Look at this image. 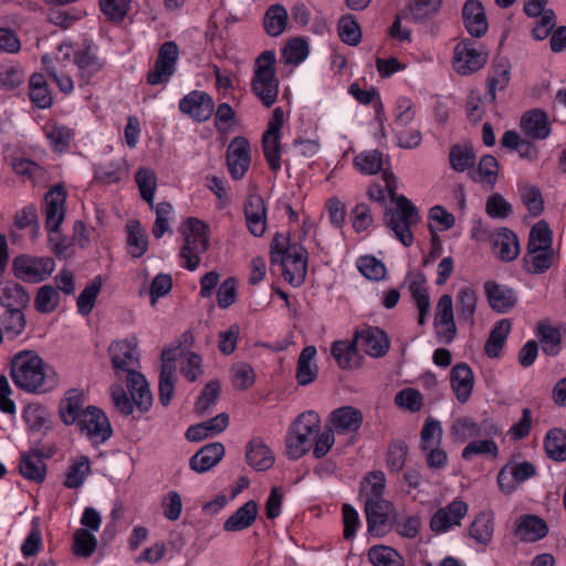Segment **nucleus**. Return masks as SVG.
Instances as JSON below:
<instances>
[{
	"label": "nucleus",
	"mask_w": 566,
	"mask_h": 566,
	"mask_svg": "<svg viewBox=\"0 0 566 566\" xmlns=\"http://www.w3.org/2000/svg\"><path fill=\"white\" fill-rule=\"evenodd\" d=\"M384 178L386 187L371 185L368 188L367 195L370 200L382 203L386 201V192H388L396 207L385 210V224L405 247H410L413 242L411 228L420 219L418 209L407 197L396 193L395 177L391 172L384 171Z\"/></svg>",
	"instance_id": "obj_1"
},
{
	"label": "nucleus",
	"mask_w": 566,
	"mask_h": 566,
	"mask_svg": "<svg viewBox=\"0 0 566 566\" xmlns=\"http://www.w3.org/2000/svg\"><path fill=\"white\" fill-rule=\"evenodd\" d=\"M108 352L117 377L126 379L134 405L139 412H147L153 406V395L145 377L135 370L138 363L136 347L122 340L112 343Z\"/></svg>",
	"instance_id": "obj_2"
},
{
	"label": "nucleus",
	"mask_w": 566,
	"mask_h": 566,
	"mask_svg": "<svg viewBox=\"0 0 566 566\" xmlns=\"http://www.w3.org/2000/svg\"><path fill=\"white\" fill-rule=\"evenodd\" d=\"M11 378L17 387L28 392H46L55 381L46 373V365L34 350H22L11 359Z\"/></svg>",
	"instance_id": "obj_3"
},
{
	"label": "nucleus",
	"mask_w": 566,
	"mask_h": 566,
	"mask_svg": "<svg viewBox=\"0 0 566 566\" xmlns=\"http://www.w3.org/2000/svg\"><path fill=\"white\" fill-rule=\"evenodd\" d=\"M271 259L280 263L284 279L293 286L304 283L307 273L308 253L298 242H291L290 238L276 233L271 244Z\"/></svg>",
	"instance_id": "obj_4"
},
{
	"label": "nucleus",
	"mask_w": 566,
	"mask_h": 566,
	"mask_svg": "<svg viewBox=\"0 0 566 566\" xmlns=\"http://www.w3.org/2000/svg\"><path fill=\"white\" fill-rule=\"evenodd\" d=\"M276 56L272 50L263 51L254 62L252 91L265 107H271L277 99L279 78L275 73Z\"/></svg>",
	"instance_id": "obj_5"
},
{
	"label": "nucleus",
	"mask_w": 566,
	"mask_h": 566,
	"mask_svg": "<svg viewBox=\"0 0 566 566\" xmlns=\"http://www.w3.org/2000/svg\"><path fill=\"white\" fill-rule=\"evenodd\" d=\"M321 418L315 411L301 413L292 423L286 438V453L297 460L313 447L314 434L319 432Z\"/></svg>",
	"instance_id": "obj_6"
},
{
	"label": "nucleus",
	"mask_w": 566,
	"mask_h": 566,
	"mask_svg": "<svg viewBox=\"0 0 566 566\" xmlns=\"http://www.w3.org/2000/svg\"><path fill=\"white\" fill-rule=\"evenodd\" d=\"M180 231L184 234L180 258L186 261L189 271H195L200 264V255L209 248L208 227L199 219L188 218Z\"/></svg>",
	"instance_id": "obj_7"
},
{
	"label": "nucleus",
	"mask_w": 566,
	"mask_h": 566,
	"mask_svg": "<svg viewBox=\"0 0 566 566\" xmlns=\"http://www.w3.org/2000/svg\"><path fill=\"white\" fill-rule=\"evenodd\" d=\"M284 124V112L276 107L262 136V148L265 160L273 172L281 169V129Z\"/></svg>",
	"instance_id": "obj_8"
},
{
	"label": "nucleus",
	"mask_w": 566,
	"mask_h": 566,
	"mask_svg": "<svg viewBox=\"0 0 566 566\" xmlns=\"http://www.w3.org/2000/svg\"><path fill=\"white\" fill-rule=\"evenodd\" d=\"M394 510L392 503L385 499L366 500L367 528L373 536L381 537L391 530L394 523L391 514Z\"/></svg>",
	"instance_id": "obj_9"
},
{
	"label": "nucleus",
	"mask_w": 566,
	"mask_h": 566,
	"mask_svg": "<svg viewBox=\"0 0 566 566\" xmlns=\"http://www.w3.org/2000/svg\"><path fill=\"white\" fill-rule=\"evenodd\" d=\"M488 54L471 40H463L454 48L453 69L460 75H470L484 66Z\"/></svg>",
	"instance_id": "obj_10"
},
{
	"label": "nucleus",
	"mask_w": 566,
	"mask_h": 566,
	"mask_svg": "<svg viewBox=\"0 0 566 566\" xmlns=\"http://www.w3.org/2000/svg\"><path fill=\"white\" fill-rule=\"evenodd\" d=\"M78 430L95 443L106 441L112 434V428L105 413L96 407H87L74 423Z\"/></svg>",
	"instance_id": "obj_11"
},
{
	"label": "nucleus",
	"mask_w": 566,
	"mask_h": 566,
	"mask_svg": "<svg viewBox=\"0 0 566 566\" xmlns=\"http://www.w3.org/2000/svg\"><path fill=\"white\" fill-rule=\"evenodd\" d=\"M66 191L63 186L55 185L44 196L43 212L48 231H56L61 228L65 218Z\"/></svg>",
	"instance_id": "obj_12"
},
{
	"label": "nucleus",
	"mask_w": 566,
	"mask_h": 566,
	"mask_svg": "<svg viewBox=\"0 0 566 566\" xmlns=\"http://www.w3.org/2000/svg\"><path fill=\"white\" fill-rule=\"evenodd\" d=\"M54 260L51 258H17L13 268L17 277L28 282H41L54 271Z\"/></svg>",
	"instance_id": "obj_13"
},
{
	"label": "nucleus",
	"mask_w": 566,
	"mask_h": 566,
	"mask_svg": "<svg viewBox=\"0 0 566 566\" xmlns=\"http://www.w3.org/2000/svg\"><path fill=\"white\" fill-rule=\"evenodd\" d=\"M536 474V468L531 462H510L497 474V484L502 492L511 494L518 484Z\"/></svg>",
	"instance_id": "obj_14"
},
{
	"label": "nucleus",
	"mask_w": 566,
	"mask_h": 566,
	"mask_svg": "<svg viewBox=\"0 0 566 566\" xmlns=\"http://www.w3.org/2000/svg\"><path fill=\"white\" fill-rule=\"evenodd\" d=\"M178 54L179 50L175 42H165L160 46L154 70L148 73L147 82L151 85H157L168 81L175 72Z\"/></svg>",
	"instance_id": "obj_15"
},
{
	"label": "nucleus",
	"mask_w": 566,
	"mask_h": 566,
	"mask_svg": "<svg viewBox=\"0 0 566 566\" xmlns=\"http://www.w3.org/2000/svg\"><path fill=\"white\" fill-rule=\"evenodd\" d=\"M434 326L440 342L450 344L457 335V326L453 317V303L449 294L440 296L437 304Z\"/></svg>",
	"instance_id": "obj_16"
},
{
	"label": "nucleus",
	"mask_w": 566,
	"mask_h": 566,
	"mask_svg": "<svg viewBox=\"0 0 566 566\" xmlns=\"http://www.w3.org/2000/svg\"><path fill=\"white\" fill-rule=\"evenodd\" d=\"M363 420L360 410L352 406H344L331 413L328 428L337 434H355L360 429Z\"/></svg>",
	"instance_id": "obj_17"
},
{
	"label": "nucleus",
	"mask_w": 566,
	"mask_h": 566,
	"mask_svg": "<svg viewBox=\"0 0 566 566\" xmlns=\"http://www.w3.org/2000/svg\"><path fill=\"white\" fill-rule=\"evenodd\" d=\"M356 340L361 350L375 358L385 356L390 346L387 334L382 329L371 326L356 332Z\"/></svg>",
	"instance_id": "obj_18"
},
{
	"label": "nucleus",
	"mask_w": 566,
	"mask_h": 566,
	"mask_svg": "<svg viewBox=\"0 0 566 566\" xmlns=\"http://www.w3.org/2000/svg\"><path fill=\"white\" fill-rule=\"evenodd\" d=\"M179 109L195 120L205 122L212 115L214 103L207 93L192 91L180 101Z\"/></svg>",
	"instance_id": "obj_19"
},
{
	"label": "nucleus",
	"mask_w": 566,
	"mask_h": 566,
	"mask_svg": "<svg viewBox=\"0 0 566 566\" xmlns=\"http://www.w3.org/2000/svg\"><path fill=\"white\" fill-rule=\"evenodd\" d=\"M468 513V504L463 501H453L446 507L438 510L430 521L433 532H446L452 526L460 525L461 520Z\"/></svg>",
	"instance_id": "obj_20"
},
{
	"label": "nucleus",
	"mask_w": 566,
	"mask_h": 566,
	"mask_svg": "<svg viewBox=\"0 0 566 566\" xmlns=\"http://www.w3.org/2000/svg\"><path fill=\"white\" fill-rule=\"evenodd\" d=\"M450 382L457 400L462 405L468 402L474 386L471 367L465 363L454 365L450 373Z\"/></svg>",
	"instance_id": "obj_21"
},
{
	"label": "nucleus",
	"mask_w": 566,
	"mask_h": 566,
	"mask_svg": "<svg viewBox=\"0 0 566 566\" xmlns=\"http://www.w3.org/2000/svg\"><path fill=\"white\" fill-rule=\"evenodd\" d=\"M227 165L233 179H242L248 171V140L235 137L227 150Z\"/></svg>",
	"instance_id": "obj_22"
},
{
	"label": "nucleus",
	"mask_w": 566,
	"mask_h": 566,
	"mask_svg": "<svg viewBox=\"0 0 566 566\" xmlns=\"http://www.w3.org/2000/svg\"><path fill=\"white\" fill-rule=\"evenodd\" d=\"M548 533L546 522L537 515L525 514L515 522L514 535L522 542L534 543L544 538Z\"/></svg>",
	"instance_id": "obj_23"
},
{
	"label": "nucleus",
	"mask_w": 566,
	"mask_h": 566,
	"mask_svg": "<svg viewBox=\"0 0 566 566\" xmlns=\"http://www.w3.org/2000/svg\"><path fill=\"white\" fill-rule=\"evenodd\" d=\"M484 291L491 308L497 313L509 312L517 302V296L511 287L494 281L485 282Z\"/></svg>",
	"instance_id": "obj_24"
},
{
	"label": "nucleus",
	"mask_w": 566,
	"mask_h": 566,
	"mask_svg": "<svg viewBox=\"0 0 566 566\" xmlns=\"http://www.w3.org/2000/svg\"><path fill=\"white\" fill-rule=\"evenodd\" d=\"M493 253L502 261L510 262L520 254L517 235L507 228L499 229L491 237Z\"/></svg>",
	"instance_id": "obj_25"
},
{
	"label": "nucleus",
	"mask_w": 566,
	"mask_h": 566,
	"mask_svg": "<svg viewBox=\"0 0 566 566\" xmlns=\"http://www.w3.org/2000/svg\"><path fill=\"white\" fill-rule=\"evenodd\" d=\"M462 17L465 29L474 38L483 36L489 23L486 20L484 7L478 0H467L462 9Z\"/></svg>",
	"instance_id": "obj_26"
},
{
	"label": "nucleus",
	"mask_w": 566,
	"mask_h": 566,
	"mask_svg": "<svg viewBox=\"0 0 566 566\" xmlns=\"http://www.w3.org/2000/svg\"><path fill=\"white\" fill-rule=\"evenodd\" d=\"M521 129L528 138H547L551 134V126L546 113L538 108L524 113L521 118Z\"/></svg>",
	"instance_id": "obj_27"
},
{
	"label": "nucleus",
	"mask_w": 566,
	"mask_h": 566,
	"mask_svg": "<svg viewBox=\"0 0 566 566\" xmlns=\"http://www.w3.org/2000/svg\"><path fill=\"white\" fill-rule=\"evenodd\" d=\"M359 349L356 336L352 342L336 340L332 344V356L336 359L342 369H354L361 365Z\"/></svg>",
	"instance_id": "obj_28"
},
{
	"label": "nucleus",
	"mask_w": 566,
	"mask_h": 566,
	"mask_svg": "<svg viewBox=\"0 0 566 566\" xmlns=\"http://www.w3.org/2000/svg\"><path fill=\"white\" fill-rule=\"evenodd\" d=\"M223 455V444L219 442L209 443L203 446L191 457L189 465L193 471L203 473L216 467L222 460Z\"/></svg>",
	"instance_id": "obj_29"
},
{
	"label": "nucleus",
	"mask_w": 566,
	"mask_h": 566,
	"mask_svg": "<svg viewBox=\"0 0 566 566\" xmlns=\"http://www.w3.org/2000/svg\"><path fill=\"white\" fill-rule=\"evenodd\" d=\"M229 423V416L224 412L219 413L205 422L193 424L188 428L186 438L189 441H201L222 432Z\"/></svg>",
	"instance_id": "obj_30"
},
{
	"label": "nucleus",
	"mask_w": 566,
	"mask_h": 566,
	"mask_svg": "<svg viewBox=\"0 0 566 566\" xmlns=\"http://www.w3.org/2000/svg\"><path fill=\"white\" fill-rule=\"evenodd\" d=\"M84 395L78 389L67 391L64 399L60 403V416L62 421L70 426L74 424L84 413L83 409Z\"/></svg>",
	"instance_id": "obj_31"
},
{
	"label": "nucleus",
	"mask_w": 566,
	"mask_h": 566,
	"mask_svg": "<svg viewBox=\"0 0 566 566\" xmlns=\"http://www.w3.org/2000/svg\"><path fill=\"white\" fill-rule=\"evenodd\" d=\"M316 356L314 346H306L302 349L296 367V380L298 385L306 386L313 382L317 377V367L313 363Z\"/></svg>",
	"instance_id": "obj_32"
},
{
	"label": "nucleus",
	"mask_w": 566,
	"mask_h": 566,
	"mask_svg": "<svg viewBox=\"0 0 566 566\" xmlns=\"http://www.w3.org/2000/svg\"><path fill=\"white\" fill-rule=\"evenodd\" d=\"M74 62L80 69L81 76L88 82V80L99 72L104 66V61L101 59L93 46L88 45L85 49L76 52Z\"/></svg>",
	"instance_id": "obj_33"
},
{
	"label": "nucleus",
	"mask_w": 566,
	"mask_h": 566,
	"mask_svg": "<svg viewBox=\"0 0 566 566\" xmlns=\"http://www.w3.org/2000/svg\"><path fill=\"white\" fill-rule=\"evenodd\" d=\"M367 558L373 566H406L403 556L387 545L371 546L367 552Z\"/></svg>",
	"instance_id": "obj_34"
},
{
	"label": "nucleus",
	"mask_w": 566,
	"mask_h": 566,
	"mask_svg": "<svg viewBox=\"0 0 566 566\" xmlns=\"http://www.w3.org/2000/svg\"><path fill=\"white\" fill-rule=\"evenodd\" d=\"M441 3L442 0H410L407 3L405 18L412 22H423L439 12Z\"/></svg>",
	"instance_id": "obj_35"
},
{
	"label": "nucleus",
	"mask_w": 566,
	"mask_h": 566,
	"mask_svg": "<svg viewBox=\"0 0 566 566\" xmlns=\"http://www.w3.org/2000/svg\"><path fill=\"white\" fill-rule=\"evenodd\" d=\"M476 303L478 295L474 289L470 286L460 289L457 295V313L459 319L472 326L474 324Z\"/></svg>",
	"instance_id": "obj_36"
},
{
	"label": "nucleus",
	"mask_w": 566,
	"mask_h": 566,
	"mask_svg": "<svg viewBox=\"0 0 566 566\" xmlns=\"http://www.w3.org/2000/svg\"><path fill=\"white\" fill-rule=\"evenodd\" d=\"M20 473L29 480L42 482L45 478V464L38 451L25 453L19 464Z\"/></svg>",
	"instance_id": "obj_37"
},
{
	"label": "nucleus",
	"mask_w": 566,
	"mask_h": 566,
	"mask_svg": "<svg viewBox=\"0 0 566 566\" xmlns=\"http://www.w3.org/2000/svg\"><path fill=\"white\" fill-rule=\"evenodd\" d=\"M510 331L511 322L506 318L495 324L484 345V350L489 357L496 358L501 355Z\"/></svg>",
	"instance_id": "obj_38"
},
{
	"label": "nucleus",
	"mask_w": 566,
	"mask_h": 566,
	"mask_svg": "<svg viewBox=\"0 0 566 566\" xmlns=\"http://www.w3.org/2000/svg\"><path fill=\"white\" fill-rule=\"evenodd\" d=\"M29 294L18 283H8L0 290V303L7 311L23 310L29 304Z\"/></svg>",
	"instance_id": "obj_39"
},
{
	"label": "nucleus",
	"mask_w": 566,
	"mask_h": 566,
	"mask_svg": "<svg viewBox=\"0 0 566 566\" xmlns=\"http://www.w3.org/2000/svg\"><path fill=\"white\" fill-rule=\"evenodd\" d=\"M274 463L271 449L260 438L250 440V467L256 471H265Z\"/></svg>",
	"instance_id": "obj_40"
},
{
	"label": "nucleus",
	"mask_w": 566,
	"mask_h": 566,
	"mask_svg": "<svg viewBox=\"0 0 566 566\" xmlns=\"http://www.w3.org/2000/svg\"><path fill=\"white\" fill-rule=\"evenodd\" d=\"M493 532V514L488 512L479 513L469 527L470 536L484 545L491 542Z\"/></svg>",
	"instance_id": "obj_41"
},
{
	"label": "nucleus",
	"mask_w": 566,
	"mask_h": 566,
	"mask_svg": "<svg viewBox=\"0 0 566 566\" xmlns=\"http://www.w3.org/2000/svg\"><path fill=\"white\" fill-rule=\"evenodd\" d=\"M287 20L286 9L282 4H273L264 14V29L271 36H277L285 31Z\"/></svg>",
	"instance_id": "obj_42"
},
{
	"label": "nucleus",
	"mask_w": 566,
	"mask_h": 566,
	"mask_svg": "<svg viewBox=\"0 0 566 566\" xmlns=\"http://www.w3.org/2000/svg\"><path fill=\"white\" fill-rule=\"evenodd\" d=\"M127 245L128 252L133 258L143 256L148 248V235L142 229L139 221L132 220L127 224Z\"/></svg>",
	"instance_id": "obj_43"
},
{
	"label": "nucleus",
	"mask_w": 566,
	"mask_h": 566,
	"mask_svg": "<svg viewBox=\"0 0 566 566\" xmlns=\"http://www.w3.org/2000/svg\"><path fill=\"white\" fill-rule=\"evenodd\" d=\"M91 473V462L86 455H81L73 460L71 465L69 467L64 485L67 489H77L80 488L85 479Z\"/></svg>",
	"instance_id": "obj_44"
},
{
	"label": "nucleus",
	"mask_w": 566,
	"mask_h": 566,
	"mask_svg": "<svg viewBox=\"0 0 566 566\" xmlns=\"http://www.w3.org/2000/svg\"><path fill=\"white\" fill-rule=\"evenodd\" d=\"M250 233L261 237L266 230V208L261 196L250 193Z\"/></svg>",
	"instance_id": "obj_45"
},
{
	"label": "nucleus",
	"mask_w": 566,
	"mask_h": 566,
	"mask_svg": "<svg viewBox=\"0 0 566 566\" xmlns=\"http://www.w3.org/2000/svg\"><path fill=\"white\" fill-rule=\"evenodd\" d=\"M544 448L552 460L566 461V432L557 428L549 430L544 440Z\"/></svg>",
	"instance_id": "obj_46"
},
{
	"label": "nucleus",
	"mask_w": 566,
	"mask_h": 566,
	"mask_svg": "<svg viewBox=\"0 0 566 566\" xmlns=\"http://www.w3.org/2000/svg\"><path fill=\"white\" fill-rule=\"evenodd\" d=\"M499 175V163L492 155H484L478 165L476 172H472V179L493 188Z\"/></svg>",
	"instance_id": "obj_47"
},
{
	"label": "nucleus",
	"mask_w": 566,
	"mask_h": 566,
	"mask_svg": "<svg viewBox=\"0 0 566 566\" xmlns=\"http://www.w3.org/2000/svg\"><path fill=\"white\" fill-rule=\"evenodd\" d=\"M553 232L545 221H538L535 223L530 232L527 250L530 253L543 250L552 249Z\"/></svg>",
	"instance_id": "obj_48"
},
{
	"label": "nucleus",
	"mask_w": 566,
	"mask_h": 566,
	"mask_svg": "<svg viewBox=\"0 0 566 566\" xmlns=\"http://www.w3.org/2000/svg\"><path fill=\"white\" fill-rule=\"evenodd\" d=\"M29 95L32 103L39 108H48L53 103V97L42 74L35 73L30 77Z\"/></svg>",
	"instance_id": "obj_49"
},
{
	"label": "nucleus",
	"mask_w": 566,
	"mask_h": 566,
	"mask_svg": "<svg viewBox=\"0 0 566 566\" xmlns=\"http://www.w3.org/2000/svg\"><path fill=\"white\" fill-rule=\"evenodd\" d=\"M554 260L553 249H543L533 253L527 251L524 263L528 273L539 274L546 272L553 265Z\"/></svg>",
	"instance_id": "obj_50"
},
{
	"label": "nucleus",
	"mask_w": 566,
	"mask_h": 566,
	"mask_svg": "<svg viewBox=\"0 0 566 566\" xmlns=\"http://www.w3.org/2000/svg\"><path fill=\"white\" fill-rule=\"evenodd\" d=\"M510 82V71L506 63H499L493 66V74L488 78L485 98L493 103L496 98V91H503Z\"/></svg>",
	"instance_id": "obj_51"
},
{
	"label": "nucleus",
	"mask_w": 566,
	"mask_h": 566,
	"mask_svg": "<svg viewBox=\"0 0 566 566\" xmlns=\"http://www.w3.org/2000/svg\"><path fill=\"white\" fill-rule=\"evenodd\" d=\"M308 44L305 40L295 38L290 40L282 50V62L290 65H298L308 55Z\"/></svg>",
	"instance_id": "obj_52"
},
{
	"label": "nucleus",
	"mask_w": 566,
	"mask_h": 566,
	"mask_svg": "<svg viewBox=\"0 0 566 566\" xmlns=\"http://www.w3.org/2000/svg\"><path fill=\"white\" fill-rule=\"evenodd\" d=\"M60 302V294L52 285H43L38 290L34 307L38 312L46 314L53 312Z\"/></svg>",
	"instance_id": "obj_53"
},
{
	"label": "nucleus",
	"mask_w": 566,
	"mask_h": 566,
	"mask_svg": "<svg viewBox=\"0 0 566 566\" xmlns=\"http://www.w3.org/2000/svg\"><path fill=\"white\" fill-rule=\"evenodd\" d=\"M354 163L363 174L375 175L382 169V153L377 149L363 151L355 157Z\"/></svg>",
	"instance_id": "obj_54"
},
{
	"label": "nucleus",
	"mask_w": 566,
	"mask_h": 566,
	"mask_svg": "<svg viewBox=\"0 0 566 566\" xmlns=\"http://www.w3.org/2000/svg\"><path fill=\"white\" fill-rule=\"evenodd\" d=\"M136 182L142 198L154 208V193L157 187L156 174L149 168H140L136 172Z\"/></svg>",
	"instance_id": "obj_55"
},
{
	"label": "nucleus",
	"mask_w": 566,
	"mask_h": 566,
	"mask_svg": "<svg viewBox=\"0 0 566 566\" xmlns=\"http://www.w3.org/2000/svg\"><path fill=\"white\" fill-rule=\"evenodd\" d=\"M102 289V279L96 276L78 295L77 310L82 315H88Z\"/></svg>",
	"instance_id": "obj_56"
},
{
	"label": "nucleus",
	"mask_w": 566,
	"mask_h": 566,
	"mask_svg": "<svg viewBox=\"0 0 566 566\" xmlns=\"http://www.w3.org/2000/svg\"><path fill=\"white\" fill-rule=\"evenodd\" d=\"M73 553L81 557H90L96 549L97 541L85 528H78L73 534Z\"/></svg>",
	"instance_id": "obj_57"
},
{
	"label": "nucleus",
	"mask_w": 566,
	"mask_h": 566,
	"mask_svg": "<svg viewBox=\"0 0 566 566\" xmlns=\"http://www.w3.org/2000/svg\"><path fill=\"white\" fill-rule=\"evenodd\" d=\"M475 163V154L471 146L454 145L450 150V165L457 171H464Z\"/></svg>",
	"instance_id": "obj_58"
},
{
	"label": "nucleus",
	"mask_w": 566,
	"mask_h": 566,
	"mask_svg": "<svg viewBox=\"0 0 566 566\" xmlns=\"http://www.w3.org/2000/svg\"><path fill=\"white\" fill-rule=\"evenodd\" d=\"M538 336L542 349L546 355L554 356L560 350L559 331L549 325L538 326Z\"/></svg>",
	"instance_id": "obj_59"
},
{
	"label": "nucleus",
	"mask_w": 566,
	"mask_h": 566,
	"mask_svg": "<svg viewBox=\"0 0 566 566\" xmlns=\"http://www.w3.org/2000/svg\"><path fill=\"white\" fill-rule=\"evenodd\" d=\"M25 78V73L19 65L8 64L0 66V88L12 91L19 87Z\"/></svg>",
	"instance_id": "obj_60"
},
{
	"label": "nucleus",
	"mask_w": 566,
	"mask_h": 566,
	"mask_svg": "<svg viewBox=\"0 0 566 566\" xmlns=\"http://www.w3.org/2000/svg\"><path fill=\"white\" fill-rule=\"evenodd\" d=\"M220 388L221 386L218 380H210L206 384L195 406L197 413L205 415L211 406L216 405L220 395Z\"/></svg>",
	"instance_id": "obj_61"
},
{
	"label": "nucleus",
	"mask_w": 566,
	"mask_h": 566,
	"mask_svg": "<svg viewBox=\"0 0 566 566\" xmlns=\"http://www.w3.org/2000/svg\"><path fill=\"white\" fill-rule=\"evenodd\" d=\"M175 390V367L164 364L159 376V401L168 406Z\"/></svg>",
	"instance_id": "obj_62"
},
{
	"label": "nucleus",
	"mask_w": 566,
	"mask_h": 566,
	"mask_svg": "<svg viewBox=\"0 0 566 566\" xmlns=\"http://www.w3.org/2000/svg\"><path fill=\"white\" fill-rule=\"evenodd\" d=\"M338 35L343 42L349 45H357L360 42L361 31L352 15H344L339 19Z\"/></svg>",
	"instance_id": "obj_63"
},
{
	"label": "nucleus",
	"mask_w": 566,
	"mask_h": 566,
	"mask_svg": "<svg viewBox=\"0 0 566 566\" xmlns=\"http://www.w3.org/2000/svg\"><path fill=\"white\" fill-rule=\"evenodd\" d=\"M485 212L492 219H506L513 212L512 205L501 193H492L485 203Z\"/></svg>",
	"instance_id": "obj_64"
}]
</instances>
